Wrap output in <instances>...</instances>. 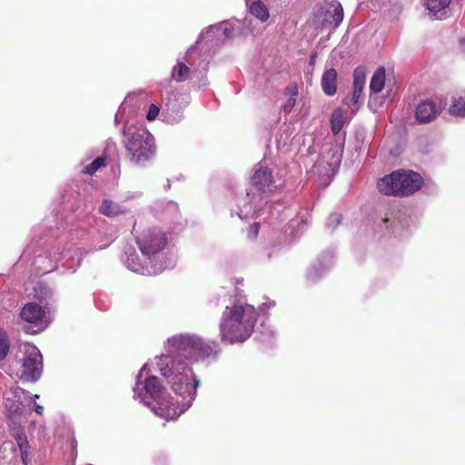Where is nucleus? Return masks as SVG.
Masks as SVG:
<instances>
[{"label": "nucleus", "mask_w": 465, "mask_h": 465, "mask_svg": "<svg viewBox=\"0 0 465 465\" xmlns=\"http://www.w3.org/2000/svg\"><path fill=\"white\" fill-rule=\"evenodd\" d=\"M126 265L127 267L134 272H142L143 273V266L142 265L138 254L135 252L134 249L130 251H126Z\"/></svg>", "instance_id": "obj_21"}, {"label": "nucleus", "mask_w": 465, "mask_h": 465, "mask_svg": "<svg viewBox=\"0 0 465 465\" xmlns=\"http://www.w3.org/2000/svg\"><path fill=\"white\" fill-rule=\"evenodd\" d=\"M35 411L37 414L41 415L44 411V407L40 404L35 403Z\"/></svg>", "instance_id": "obj_36"}, {"label": "nucleus", "mask_w": 465, "mask_h": 465, "mask_svg": "<svg viewBox=\"0 0 465 465\" xmlns=\"http://www.w3.org/2000/svg\"><path fill=\"white\" fill-rule=\"evenodd\" d=\"M9 341L6 333L0 329V361L4 360L9 351Z\"/></svg>", "instance_id": "obj_24"}, {"label": "nucleus", "mask_w": 465, "mask_h": 465, "mask_svg": "<svg viewBox=\"0 0 465 465\" xmlns=\"http://www.w3.org/2000/svg\"><path fill=\"white\" fill-rule=\"evenodd\" d=\"M124 142L126 157L134 164H142L153 157L155 153L153 137L143 126H124Z\"/></svg>", "instance_id": "obj_4"}, {"label": "nucleus", "mask_w": 465, "mask_h": 465, "mask_svg": "<svg viewBox=\"0 0 465 465\" xmlns=\"http://www.w3.org/2000/svg\"><path fill=\"white\" fill-rule=\"evenodd\" d=\"M353 92L350 97L344 99V104L348 106L356 104L362 93L365 84V76L363 73L359 72L357 69L353 74Z\"/></svg>", "instance_id": "obj_13"}, {"label": "nucleus", "mask_w": 465, "mask_h": 465, "mask_svg": "<svg viewBox=\"0 0 465 465\" xmlns=\"http://www.w3.org/2000/svg\"><path fill=\"white\" fill-rule=\"evenodd\" d=\"M24 351L22 361V379L35 382L38 381L43 371V357L39 349L32 343L21 346Z\"/></svg>", "instance_id": "obj_6"}, {"label": "nucleus", "mask_w": 465, "mask_h": 465, "mask_svg": "<svg viewBox=\"0 0 465 465\" xmlns=\"http://www.w3.org/2000/svg\"><path fill=\"white\" fill-rule=\"evenodd\" d=\"M20 453H21V460H22L23 464L24 465H28V461H29V459H28L29 449L21 450Z\"/></svg>", "instance_id": "obj_33"}, {"label": "nucleus", "mask_w": 465, "mask_h": 465, "mask_svg": "<svg viewBox=\"0 0 465 465\" xmlns=\"http://www.w3.org/2000/svg\"><path fill=\"white\" fill-rule=\"evenodd\" d=\"M275 305V302L273 301L262 303V307L260 308L262 311H265V309H269L271 307H273Z\"/></svg>", "instance_id": "obj_35"}, {"label": "nucleus", "mask_w": 465, "mask_h": 465, "mask_svg": "<svg viewBox=\"0 0 465 465\" xmlns=\"http://www.w3.org/2000/svg\"><path fill=\"white\" fill-rule=\"evenodd\" d=\"M273 184L272 172L269 168L261 167L257 169L252 177V186L248 195L256 193L260 196L271 192Z\"/></svg>", "instance_id": "obj_9"}, {"label": "nucleus", "mask_w": 465, "mask_h": 465, "mask_svg": "<svg viewBox=\"0 0 465 465\" xmlns=\"http://www.w3.org/2000/svg\"><path fill=\"white\" fill-rule=\"evenodd\" d=\"M284 95L288 97H297L299 91H298V85L296 83H292L288 84L283 91Z\"/></svg>", "instance_id": "obj_26"}, {"label": "nucleus", "mask_w": 465, "mask_h": 465, "mask_svg": "<svg viewBox=\"0 0 465 465\" xmlns=\"http://www.w3.org/2000/svg\"><path fill=\"white\" fill-rule=\"evenodd\" d=\"M15 441L20 450L29 449V443L25 435L23 437H18Z\"/></svg>", "instance_id": "obj_31"}, {"label": "nucleus", "mask_w": 465, "mask_h": 465, "mask_svg": "<svg viewBox=\"0 0 465 465\" xmlns=\"http://www.w3.org/2000/svg\"><path fill=\"white\" fill-rule=\"evenodd\" d=\"M34 397H35V399H37V398H39V395L35 394Z\"/></svg>", "instance_id": "obj_39"}, {"label": "nucleus", "mask_w": 465, "mask_h": 465, "mask_svg": "<svg viewBox=\"0 0 465 465\" xmlns=\"http://www.w3.org/2000/svg\"><path fill=\"white\" fill-rule=\"evenodd\" d=\"M136 242L142 253L150 258L164 249L167 244V236L161 230L148 229L137 237Z\"/></svg>", "instance_id": "obj_8"}, {"label": "nucleus", "mask_w": 465, "mask_h": 465, "mask_svg": "<svg viewBox=\"0 0 465 465\" xmlns=\"http://www.w3.org/2000/svg\"><path fill=\"white\" fill-rule=\"evenodd\" d=\"M12 435L15 438V440H16V439H18V437H23L25 434L22 429L17 428V429H14Z\"/></svg>", "instance_id": "obj_34"}, {"label": "nucleus", "mask_w": 465, "mask_h": 465, "mask_svg": "<svg viewBox=\"0 0 465 465\" xmlns=\"http://www.w3.org/2000/svg\"><path fill=\"white\" fill-rule=\"evenodd\" d=\"M99 213L106 217L114 218L129 213V209L124 204L111 199H104L99 206Z\"/></svg>", "instance_id": "obj_11"}, {"label": "nucleus", "mask_w": 465, "mask_h": 465, "mask_svg": "<svg viewBox=\"0 0 465 465\" xmlns=\"http://www.w3.org/2000/svg\"><path fill=\"white\" fill-rule=\"evenodd\" d=\"M385 84V69L383 66L379 67L373 74L371 83L370 89L373 93H380Z\"/></svg>", "instance_id": "obj_19"}, {"label": "nucleus", "mask_w": 465, "mask_h": 465, "mask_svg": "<svg viewBox=\"0 0 465 465\" xmlns=\"http://www.w3.org/2000/svg\"><path fill=\"white\" fill-rule=\"evenodd\" d=\"M322 88L326 95L331 96L337 91V72L333 68L326 70L321 81Z\"/></svg>", "instance_id": "obj_15"}, {"label": "nucleus", "mask_w": 465, "mask_h": 465, "mask_svg": "<svg viewBox=\"0 0 465 465\" xmlns=\"http://www.w3.org/2000/svg\"><path fill=\"white\" fill-rule=\"evenodd\" d=\"M191 69L183 62H177L173 68L172 78L177 82H184L190 78Z\"/></svg>", "instance_id": "obj_20"}, {"label": "nucleus", "mask_w": 465, "mask_h": 465, "mask_svg": "<svg viewBox=\"0 0 465 465\" xmlns=\"http://www.w3.org/2000/svg\"><path fill=\"white\" fill-rule=\"evenodd\" d=\"M345 113L341 108L332 111L330 118L331 129L334 135L338 134L345 125Z\"/></svg>", "instance_id": "obj_16"}, {"label": "nucleus", "mask_w": 465, "mask_h": 465, "mask_svg": "<svg viewBox=\"0 0 465 465\" xmlns=\"http://www.w3.org/2000/svg\"><path fill=\"white\" fill-rule=\"evenodd\" d=\"M166 214L172 217L176 216L179 213V207L178 204L173 201H169L165 203V207L163 210V213H165Z\"/></svg>", "instance_id": "obj_25"}, {"label": "nucleus", "mask_w": 465, "mask_h": 465, "mask_svg": "<svg viewBox=\"0 0 465 465\" xmlns=\"http://www.w3.org/2000/svg\"><path fill=\"white\" fill-rule=\"evenodd\" d=\"M422 184L423 179L418 173L397 171L379 180L377 187L386 195L407 196L420 190Z\"/></svg>", "instance_id": "obj_5"}, {"label": "nucleus", "mask_w": 465, "mask_h": 465, "mask_svg": "<svg viewBox=\"0 0 465 465\" xmlns=\"http://www.w3.org/2000/svg\"><path fill=\"white\" fill-rule=\"evenodd\" d=\"M450 0H426L427 8L433 13L436 19H443L445 9L448 8Z\"/></svg>", "instance_id": "obj_17"}, {"label": "nucleus", "mask_w": 465, "mask_h": 465, "mask_svg": "<svg viewBox=\"0 0 465 465\" xmlns=\"http://www.w3.org/2000/svg\"><path fill=\"white\" fill-rule=\"evenodd\" d=\"M440 109L431 100H424L416 107V119L419 123H427L434 120Z\"/></svg>", "instance_id": "obj_10"}, {"label": "nucleus", "mask_w": 465, "mask_h": 465, "mask_svg": "<svg viewBox=\"0 0 465 465\" xmlns=\"http://www.w3.org/2000/svg\"><path fill=\"white\" fill-rule=\"evenodd\" d=\"M249 11L262 23L266 22L270 17L269 9L261 0L252 2L249 5Z\"/></svg>", "instance_id": "obj_18"}, {"label": "nucleus", "mask_w": 465, "mask_h": 465, "mask_svg": "<svg viewBox=\"0 0 465 465\" xmlns=\"http://www.w3.org/2000/svg\"><path fill=\"white\" fill-rule=\"evenodd\" d=\"M450 113L456 116H465V96L453 97Z\"/></svg>", "instance_id": "obj_22"}, {"label": "nucleus", "mask_w": 465, "mask_h": 465, "mask_svg": "<svg viewBox=\"0 0 465 465\" xmlns=\"http://www.w3.org/2000/svg\"><path fill=\"white\" fill-rule=\"evenodd\" d=\"M22 391V389L16 388L13 392L14 398H10L6 395L5 396V409L9 419H15L21 412L22 403L18 393Z\"/></svg>", "instance_id": "obj_14"}, {"label": "nucleus", "mask_w": 465, "mask_h": 465, "mask_svg": "<svg viewBox=\"0 0 465 465\" xmlns=\"http://www.w3.org/2000/svg\"><path fill=\"white\" fill-rule=\"evenodd\" d=\"M106 157L100 156L95 158L90 164L86 165L82 173L93 176L101 167L105 166Z\"/></svg>", "instance_id": "obj_23"}, {"label": "nucleus", "mask_w": 465, "mask_h": 465, "mask_svg": "<svg viewBox=\"0 0 465 465\" xmlns=\"http://www.w3.org/2000/svg\"><path fill=\"white\" fill-rule=\"evenodd\" d=\"M94 302L97 303V299H94ZM97 307H99L101 310H105V307H100L98 304H96Z\"/></svg>", "instance_id": "obj_37"}, {"label": "nucleus", "mask_w": 465, "mask_h": 465, "mask_svg": "<svg viewBox=\"0 0 465 465\" xmlns=\"http://www.w3.org/2000/svg\"><path fill=\"white\" fill-rule=\"evenodd\" d=\"M165 353L154 358L156 371L177 392H189L190 400L197 394L200 384L192 364L214 361L218 354V344L205 341L195 333H179L166 340Z\"/></svg>", "instance_id": "obj_1"}, {"label": "nucleus", "mask_w": 465, "mask_h": 465, "mask_svg": "<svg viewBox=\"0 0 465 465\" xmlns=\"http://www.w3.org/2000/svg\"><path fill=\"white\" fill-rule=\"evenodd\" d=\"M258 320L256 308L242 296L233 295L222 314L219 331L223 342L242 343L253 333Z\"/></svg>", "instance_id": "obj_3"}, {"label": "nucleus", "mask_w": 465, "mask_h": 465, "mask_svg": "<svg viewBox=\"0 0 465 465\" xmlns=\"http://www.w3.org/2000/svg\"><path fill=\"white\" fill-rule=\"evenodd\" d=\"M171 389L175 398L168 395L159 378L149 374L148 364L145 363L136 376L134 398L140 400L157 416L166 420H176L192 406L196 395L188 402L189 392L179 393L173 388Z\"/></svg>", "instance_id": "obj_2"}, {"label": "nucleus", "mask_w": 465, "mask_h": 465, "mask_svg": "<svg viewBox=\"0 0 465 465\" xmlns=\"http://www.w3.org/2000/svg\"><path fill=\"white\" fill-rule=\"evenodd\" d=\"M296 104V97H288L287 102L282 106L284 113L290 114Z\"/></svg>", "instance_id": "obj_28"}, {"label": "nucleus", "mask_w": 465, "mask_h": 465, "mask_svg": "<svg viewBox=\"0 0 465 465\" xmlns=\"http://www.w3.org/2000/svg\"><path fill=\"white\" fill-rule=\"evenodd\" d=\"M341 222V215L333 213L329 216L328 226L331 229H335Z\"/></svg>", "instance_id": "obj_27"}, {"label": "nucleus", "mask_w": 465, "mask_h": 465, "mask_svg": "<svg viewBox=\"0 0 465 465\" xmlns=\"http://www.w3.org/2000/svg\"><path fill=\"white\" fill-rule=\"evenodd\" d=\"M343 19V8L339 2H332L327 5L324 23L333 28L340 25Z\"/></svg>", "instance_id": "obj_12"}, {"label": "nucleus", "mask_w": 465, "mask_h": 465, "mask_svg": "<svg viewBox=\"0 0 465 465\" xmlns=\"http://www.w3.org/2000/svg\"><path fill=\"white\" fill-rule=\"evenodd\" d=\"M340 160H341V157H340V156H338V157H337V162L339 163V162H340Z\"/></svg>", "instance_id": "obj_38"}, {"label": "nucleus", "mask_w": 465, "mask_h": 465, "mask_svg": "<svg viewBox=\"0 0 465 465\" xmlns=\"http://www.w3.org/2000/svg\"><path fill=\"white\" fill-rule=\"evenodd\" d=\"M260 223H253L249 227V233L252 235V238H256V236L259 233L260 231Z\"/></svg>", "instance_id": "obj_32"}, {"label": "nucleus", "mask_w": 465, "mask_h": 465, "mask_svg": "<svg viewBox=\"0 0 465 465\" xmlns=\"http://www.w3.org/2000/svg\"><path fill=\"white\" fill-rule=\"evenodd\" d=\"M261 327L262 335L266 337H273L275 335V330L272 327L267 326L265 323H262Z\"/></svg>", "instance_id": "obj_30"}, {"label": "nucleus", "mask_w": 465, "mask_h": 465, "mask_svg": "<svg viewBox=\"0 0 465 465\" xmlns=\"http://www.w3.org/2000/svg\"><path fill=\"white\" fill-rule=\"evenodd\" d=\"M20 318L29 323L24 330L29 334H37L48 327V322L45 320V312L43 307L36 302H28L22 308Z\"/></svg>", "instance_id": "obj_7"}, {"label": "nucleus", "mask_w": 465, "mask_h": 465, "mask_svg": "<svg viewBox=\"0 0 465 465\" xmlns=\"http://www.w3.org/2000/svg\"><path fill=\"white\" fill-rule=\"evenodd\" d=\"M159 112H160L159 108L155 104H153L149 107L146 118L149 121L154 120L157 117V115L159 114Z\"/></svg>", "instance_id": "obj_29"}]
</instances>
